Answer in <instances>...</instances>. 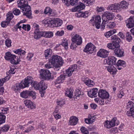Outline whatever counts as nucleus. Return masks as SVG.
Segmentation results:
<instances>
[{"label": "nucleus", "mask_w": 134, "mask_h": 134, "mask_svg": "<svg viewBox=\"0 0 134 134\" xmlns=\"http://www.w3.org/2000/svg\"><path fill=\"white\" fill-rule=\"evenodd\" d=\"M115 25V24L114 22H110L107 25V27L110 28H113L114 27Z\"/></svg>", "instance_id": "58"}, {"label": "nucleus", "mask_w": 134, "mask_h": 134, "mask_svg": "<svg viewBox=\"0 0 134 134\" xmlns=\"http://www.w3.org/2000/svg\"><path fill=\"white\" fill-rule=\"evenodd\" d=\"M78 45L75 42H72L70 46V48L71 49H74L77 47V46Z\"/></svg>", "instance_id": "64"}, {"label": "nucleus", "mask_w": 134, "mask_h": 134, "mask_svg": "<svg viewBox=\"0 0 134 134\" xmlns=\"http://www.w3.org/2000/svg\"><path fill=\"white\" fill-rule=\"evenodd\" d=\"M98 89L96 88L92 89L88 92V95L90 97L93 98L97 96Z\"/></svg>", "instance_id": "21"}, {"label": "nucleus", "mask_w": 134, "mask_h": 134, "mask_svg": "<svg viewBox=\"0 0 134 134\" xmlns=\"http://www.w3.org/2000/svg\"><path fill=\"white\" fill-rule=\"evenodd\" d=\"M78 120V119L75 116L71 117L69 119V125L71 126L75 125L77 124Z\"/></svg>", "instance_id": "16"}, {"label": "nucleus", "mask_w": 134, "mask_h": 134, "mask_svg": "<svg viewBox=\"0 0 134 134\" xmlns=\"http://www.w3.org/2000/svg\"><path fill=\"white\" fill-rule=\"evenodd\" d=\"M83 134H89V132L87 129L84 127H82L80 129Z\"/></svg>", "instance_id": "51"}, {"label": "nucleus", "mask_w": 134, "mask_h": 134, "mask_svg": "<svg viewBox=\"0 0 134 134\" xmlns=\"http://www.w3.org/2000/svg\"><path fill=\"white\" fill-rule=\"evenodd\" d=\"M40 72L41 79L47 80L51 79V73L49 71L42 69L40 70Z\"/></svg>", "instance_id": "5"}, {"label": "nucleus", "mask_w": 134, "mask_h": 134, "mask_svg": "<svg viewBox=\"0 0 134 134\" xmlns=\"http://www.w3.org/2000/svg\"><path fill=\"white\" fill-rule=\"evenodd\" d=\"M74 90L71 88L67 89L65 90V94L66 96L69 98H72L73 96Z\"/></svg>", "instance_id": "28"}, {"label": "nucleus", "mask_w": 134, "mask_h": 134, "mask_svg": "<svg viewBox=\"0 0 134 134\" xmlns=\"http://www.w3.org/2000/svg\"><path fill=\"white\" fill-rule=\"evenodd\" d=\"M104 126L107 128H110V123L109 121L107 120L105 121L104 123Z\"/></svg>", "instance_id": "63"}, {"label": "nucleus", "mask_w": 134, "mask_h": 134, "mask_svg": "<svg viewBox=\"0 0 134 134\" xmlns=\"http://www.w3.org/2000/svg\"><path fill=\"white\" fill-rule=\"evenodd\" d=\"M62 45L64 47L65 49H67L68 48V42L67 40L66 39H63L62 41Z\"/></svg>", "instance_id": "42"}, {"label": "nucleus", "mask_w": 134, "mask_h": 134, "mask_svg": "<svg viewBox=\"0 0 134 134\" xmlns=\"http://www.w3.org/2000/svg\"><path fill=\"white\" fill-rule=\"evenodd\" d=\"M64 33L63 30H61L57 31L55 34V35L57 36H63Z\"/></svg>", "instance_id": "62"}, {"label": "nucleus", "mask_w": 134, "mask_h": 134, "mask_svg": "<svg viewBox=\"0 0 134 134\" xmlns=\"http://www.w3.org/2000/svg\"><path fill=\"white\" fill-rule=\"evenodd\" d=\"M114 15L112 13L105 12L102 16L103 23L107 22L108 20H111L114 18Z\"/></svg>", "instance_id": "9"}, {"label": "nucleus", "mask_w": 134, "mask_h": 134, "mask_svg": "<svg viewBox=\"0 0 134 134\" xmlns=\"http://www.w3.org/2000/svg\"><path fill=\"white\" fill-rule=\"evenodd\" d=\"M25 105L28 108L33 109L35 108V105L33 102L29 100H27L24 101Z\"/></svg>", "instance_id": "19"}, {"label": "nucleus", "mask_w": 134, "mask_h": 134, "mask_svg": "<svg viewBox=\"0 0 134 134\" xmlns=\"http://www.w3.org/2000/svg\"><path fill=\"white\" fill-rule=\"evenodd\" d=\"M119 5L118 3L111 4L107 7V9L109 10H116L117 12H120V8L119 7Z\"/></svg>", "instance_id": "15"}, {"label": "nucleus", "mask_w": 134, "mask_h": 134, "mask_svg": "<svg viewBox=\"0 0 134 134\" xmlns=\"http://www.w3.org/2000/svg\"><path fill=\"white\" fill-rule=\"evenodd\" d=\"M119 5V7L120 8V11H122L123 9L128 8V6L129 5L128 3L125 1H123L118 4Z\"/></svg>", "instance_id": "20"}, {"label": "nucleus", "mask_w": 134, "mask_h": 134, "mask_svg": "<svg viewBox=\"0 0 134 134\" xmlns=\"http://www.w3.org/2000/svg\"><path fill=\"white\" fill-rule=\"evenodd\" d=\"M124 51L122 49L118 48H116L114 51V55L118 57H122L124 56Z\"/></svg>", "instance_id": "18"}, {"label": "nucleus", "mask_w": 134, "mask_h": 134, "mask_svg": "<svg viewBox=\"0 0 134 134\" xmlns=\"http://www.w3.org/2000/svg\"><path fill=\"white\" fill-rule=\"evenodd\" d=\"M75 96L76 97H79L82 96V92L79 89H76L75 92Z\"/></svg>", "instance_id": "52"}, {"label": "nucleus", "mask_w": 134, "mask_h": 134, "mask_svg": "<svg viewBox=\"0 0 134 134\" xmlns=\"http://www.w3.org/2000/svg\"><path fill=\"white\" fill-rule=\"evenodd\" d=\"M51 19L46 18L42 21V23L47 26L51 27Z\"/></svg>", "instance_id": "33"}, {"label": "nucleus", "mask_w": 134, "mask_h": 134, "mask_svg": "<svg viewBox=\"0 0 134 134\" xmlns=\"http://www.w3.org/2000/svg\"><path fill=\"white\" fill-rule=\"evenodd\" d=\"M109 52L106 50L101 49L98 52L97 55L100 57L105 58L108 55Z\"/></svg>", "instance_id": "11"}, {"label": "nucleus", "mask_w": 134, "mask_h": 134, "mask_svg": "<svg viewBox=\"0 0 134 134\" xmlns=\"http://www.w3.org/2000/svg\"><path fill=\"white\" fill-rule=\"evenodd\" d=\"M33 84L34 87L36 89L43 90H46L47 88V85L43 81H41L39 83L36 81H34Z\"/></svg>", "instance_id": "8"}, {"label": "nucleus", "mask_w": 134, "mask_h": 134, "mask_svg": "<svg viewBox=\"0 0 134 134\" xmlns=\"http://www.w3.org/2000/svg\"><path fill=\"white\" fill-rule=\"evenodd\" d=\"M10 23V22L7 20L3 21L1 23V25L2 27H5L7 26Z\"/></svg>", "instance_id": "53"}, {"label": "nucleus", "mask_w": 134, "mask_h": 134, "mask_svg": "<svg viewBox=\"0 0 134 134\" xmlns=\"http://www.w3.org/2000/svg\"><path fill=\"white\" fill-rule=\"evenodd\" d=\"M133 17H130L126 21L127 26L129 28H131L134 27V20Z\"/></svg>", "instance_id": "17"}, {"label": "nucleus", "mask_w": 134, "mask_h": 134, "mask_svg": "<svg viewBox=\"0 0 134 134\" xmlns=\"http://www.w3.org/2000/svg\"><path fill=\"white\" fill-rule=\"evenodd\" d=\"M83 81L87 85L90 87H91L94 86V83L93 81L89 79L88 78H84L82 79Z\"/></svg>", "instance_id": "25"}, {"label": "nucleus", "mask_w": 134, "mask_h": 134, "mask_svg": "<svg viewBox=\"0 0 134 134\" xmlns=\"http://www.w3.org/2000/svg\"><path fill=\"white\" fill-rule=\"evenodd\" d=\"M93 25L94 24L96 27L97 29L100 28V26L101 20L100 16L97 15L96 17L93 16L90 20Z\"/></svg>", "instance_id": "6"}, {"label": "nucleus", "mask_w": 134, "mask_h": 134, "mask_svg": "<svg viewBox=\"0 0 134 134\" xmlns=\"http://www.w3.org/2000/svg\"><path fill=\"white\" fill-rule=\"evenodd\" d=\"M65 77L63 75H61L58 77L54 82L55 85L60 84L62 83L65 80Z\"/></svg>", "instance_id": "29"}, {"label": "nucleus", "mask_w": 134, "mask_h": 134, "mask_svg": "<svg viewBox=\"0 0 134 134\" xmlns=\"http://www.w3.org/2000/svg\"><path fill=\"white\" fill-rule=\"evenodd\" d=\"M5 116L3 114L0 113V124L4 123L5 122Z\"/></svg>", "instance_id": "41"}, {"label": "nucleus", "mask_w": 134, "mask_h": 134, "mask_svg": "<svg viewBox=\"0 0 134 134\" xmlns=\"http://www.w3.org/2000/svg\"><path fill=\"white\" fill-rule=\"evenodd\" d=\"M109 121L111 127L116 125H118L119 123V121L117 120L116 118H113L111 120Z\"/></svg>", "instance_id": "31"}, {"label": "nucleus", "mask_w": 134, "mask_h": 134, "mask_svg": "<svg viewBox=\"0 0 134 134\" xmlns=\"http://www.w3.org/2000/svg\"><path fill=\"white\" fill-rule=\"evenodd\" d=\"M14 55L12 54L10 52H7L5 54L4 58L6 60L9 61L11 59H12L13 57H14L13 56Z\"/></svg>", "instance_id": "36"}, {"label": "nucleus", "mask_w": 134, "mask_h": 134, "mask_svg": "<svg viewBox=\"0 0 134 134\" xmlns=\"http://www.w3.org/2000/svg\"><path fill=\"white\" fill-rule=\"evenodd\" d=\"M22 28L25 31H29L30 29V25L29 24H22Z\"/></svg>", "instance_id": "50"}, {"label": "nucleus", "mask_w": 134, "mask_h": 134, "mask_svg": "<svg viewBox=\"0 0 134 134\" xmlns=\"http://www.w3.org/2000/svg\"><path fill=\"white\" fill-rule=\"evenodd\" d=\"M10 69L9 71V73L10 74H14L15 72V70L16 68L14 65H11L10 66Z\"/></svg>", "instance_id": "44"}, {"label": "nucleus", "mask_w": 134, "mask_h": 134, "mask_svg": "<svg viewBox=\"0 0 134 134\" xmlns=\"http://www.w3.org/2000/svg\"><path fill=\"white\" fill-rule=\"evenodd\" d=\"M126 114L129 116H132L134 117V107L130 109V110L127 111Z\"/></svg>", "instance_id": "40"}, {"label": "nucleus", "mask_w": 134, "mask_h": 134, "mask_svg": "<svg viewBox=\"0 0 134 134\" xmlns=\"http://www.w3.org/2000/svg\"><path fill=\"white\" fill-rule=\"evenodd\" d=\"M29 91H23L20 93V96L23 98H29Z\"/></svg>", "instance_id": "39"}, {"label": "nucleus", "mask_w": 134, "mask_h": 134, "mask_svg": "<svg viewBox=\"0 0 134 134\" xmlns=\"http://www.w3.org/2000/svg\"><path fill=\"white\" fill-rule=\"evenodd\" d=\"M5 44L8 47H9L11 46V41L10 40L8 39L5 41Z\"/></svg>", "instance_id": "56"}, {"label": "nucleus", "mask_w": 134, "mask_h": 134, "mask_svg": "<svg viewBox=\"0 0 134 134\" xmlns=\"http://www.w3.org/2000/svg\"><path fill=\"white\" fill-rule=\"evenodd\" d=\"M126 39L129 42H130L132 39V37L129 32H127L126 35Z\"/></svg>", "instance_id": "60"}, {"label": "nucleus", "mask_w": 134, "mask_h": 134, "mask_svg": "<svg viewBox=\"0 0 134 134\" xmlns=\"http://www.w3.org/2000/svg\"><path fill=\"white\" fill-rule=\"evenodd\" d=\"M14 52L15 54L21 56L24 55L26 53L25 51L21 49H17L15 51H14Z\"/></svg>", "instance_id": "34"}, {"label": "nucleus", "mask_w": 134, "mask_h": 134, "mask_svg": "<svg viewBox=\"0 0 134 134\" xmlns=\"http://www.w3.org/2000/svg\"><path fill=\"white\" fill-rule=\"evenodd\" d=\"M13 13L15 15H19L21 13L20 10L19 9L16 8H14L13 9Z\"/></svg>", "instance_id": "48"}, {"label": "nucleus", "mask_w": 134, "mask_h": 134, "mask_svg": "<svg viewBox=\"0 0 134 134\" xmlns=\"http://www.w3.org/2000/svg\"><path fill=\"white\" fill-rule=\"evenodd\" d=\"M106 68L108 71L112 75L115 74L117 71L116 68L112 65L107 67Z\"/></svg>", "instance_id": "23"}, {"label": "nucleus", "mask_w": 134, "mask_h": 134, "mask_svg": "<svg viewBox=\"0 0 134 134\" xmlns=\"http://www.w3.org/2000/svg\"><path fill=\"white\" fill-rule=\"evenodd\" d=\"M18 6L22 10L23 15L29 19L32 18L31 8L28 5L27 0H18L17 1Z\"/></svg>", "instance_id": "1"}, {"label": "nucleus", "mask_w": 134, "mask_h": 134, "mask_svg": "<svg viewBox=\"0 0 134 134\" xmlns=\"http://www.w3.org/2000/svg\"><path fill=\"white\" fill-rule=\"evenodd\" d=\"M13 56L14 57L12 58V59H11L9 61L12 64H17L19 63V62L20 61V60L19 59L16 58L17 57L15 55H14Z\"/></svg>", "instance_id": "32"}, {"label": "nucleus", "mask_w": 134, "mask_h": 134, "mask_svg": "<svg viewBox=\"0 0 134 134\" xmlns=\"http://www.w3.org/2000/svg\"><path fill=\"white\" fill-rule=\"evenodd\" d=\"M32 27L34 30V32L40 31L39 26L37 24L35 23L33 24Z\"/></svg>", "instance_id": "49"}, {"label": "nucleus", "mask_w": 134, "mask_h": 134, "mask_svg": "<svg viewBox=\"0 0 134 134\" xmlns=\"http://www.w3.org/2000/svg\"><path fill=\"white\" fill-rule=\"evenodd\" d=\"M78 0H70V4L72 6H74L77 4Z\"/></svg>", "instance_id": "59"}, {"label": "nucleus", "mask_w": 134, "mask_h": 134, "mask_svg": "<svg viewBox=\"0 0 134 134\" xmlns=\"http://www.w3.org/2000/svg\"><path fill=\"white\" fill-rule=\"evenodd\" d=\"M116 58L115 57L110 56L108 57L106 61L108 64L112 65L116 64Z\"/></svg>", "instance_id": "22"}, {"label": "nucleus", "mask_w": 134, "mask_h": 134, "mask_svg": "<svg viewBox=\"0 0 134 134\" xmlns=\"http://www.w3.org/2000/svg\"><path fill=\"white\" fill-rule=\"evenodd\" d=\"M95 102L100 105H103L104 104V100L102 98H99L97 97L94 99Z\"/></svg>", "instance_id": "37"}, {"label": "nucleus", "mask_w": 134, "mask_h": 134, "mask_svg": "<svg viewBox=\"0 0 134 134\" xmlns=\"http://www.w3.org/2000/svg\"><path fill=\"white\" fill-rule=\"evenodd\" d=\"M26 125L22 126L19 125L17 126V127L18 128H20L21 130H22L23 131L24 130V131H23V132L24 133H28L30 132L31 131V130L33 129V127L32 126H29L25 130L24 129V126H25Z\"/></svg>", "instance_id": "24"}, {"label": "nucleus", "mask_w": 134, "mask_h": 134, "mask_svg": "<svg viewBox=\"0 0 134 134\" xmlns=\"http://www.w3.org/2000/svg\"><path fill=\"white\" fill-rule=\"evenodd\" d=\"M133 103L130 101H129L127 103V108L129 109V108L131 109L133 108L134 106H133Z\"/></svg>", "instance_id": "55"}, {"label": "nucleus", "mask_w": 134, "mask_h": 134, "mask_svg": "<svg viewBox=\"0 0 134 134\" xmlns=\"http://www.w3.org/2000/svg\"><path fill=\"white\" fill-rule=\"evenodd\" d=\"M116 32V30L115 29H114L112 30H111L105 33V35L106 37L108 38L109 37L115 33Z\"/></svg>", "instance_id": "35"}, {"label": "nucleus", "mask_w": 134, "mask_h": 134, "mask_svg": "<svg viewBox=\"0 0 134 134\" xmlns=\"http://www.w3.org/2000/svg\"><path fill=\"white\" fill-rule=\"evenodd\" d=\"M28 94L29 97V96L31 97L33 99H35L36 98L35 93L34 92L29 91Z\"/></svg>", "instance_id": "54"}, {"label": "nucleus", "mask_w": 134, "mask_h": 134, "mask_svg": "<svg viewBox=\"0 0 134 134\" xmlns=\"http://www.w3.org/2000/svg\"><path fill=\"white\" fill-rule=\"evenodd\" d=\"M77 68V66L75 64L70 66L69 69L66 70V74L68 76H70L72 74L74 71L76 70Z\"/></svg>", "instance_id": "13"}, {"label": "nucleus", "mask_w": 134, "mask_h": 134, "mask_svg": "<svg viewBox=\"0 0 134 134\" xmlns=\"http://www.w3.org/2000/svg\"><path fill=\"white\" fill-rule=\"evenodd\" d=\"M42 37H43V31H39L34 32V38L37 40Z\"/></svg>", "instance_id": "30"}, {"label": "nucleus", "mask_w": 134, "mask_h": 134, "mask_svg": "<svg viewBox=\"0 0 134 134\" xmlns=\"http://www.w3.org/2000/svg\"><path fill=\"white\" fill-rule=\"evenodd\" d=\"M9 126L8 125H5L2 127L1 130L3 132H7L9 129Z\"/></svg>", "instance_id": "57"}, {"label": "nucleus", "mask_w": 134, "mask_h": 134, "mask_svg": "<svg viewBox=\"0 0 134 134\" xmlns=\"http://www.w3.org/2000/svg\"><path fill=\"white\" fill-rule=\"evenodd\" d=\"M116 64L118 66H122L123 67L125 66L126 63L125 62L122 60H119Z\"/></svg>", "instance_id": "43"}, {"label": "nucleus", "mask_w": 134, "mask_h": 134, "mask_svg": "<svg viewBox=\"0 0 134 134\" xmlns=\"http://www.w3.org/2000/svg\"><path fill=\"white\" fill-rule=\"evenodd\" d=\"M98 96L103 99H107L109 98V94L105 90L103 89L100 90L98 92Z\"/></svg>", "instance_id": "10"}, {"label": "nucleus", "mask_w": 134, "mask_h": 134, "mask_svg": "<svg viewBox=\"0 0 134 134\" xmlns=\"http://www.w3.org/2000/svg\"><path fill=\"white\" fill-rule=\"evenodd\" d=\"M33 78L31 76H28L25 78L24 81H22L20 83V86L21 88H23L25 87H28L29 85L31 84L34 87V81L32 80Z\"/></svg>", "instance_id": "4"}, {"label": "nucleus", "mask_w": 134, "mask_h": 134, "mask_svg": "<svg viewBox=\"0 0 134 134\" xmlns=\"http://www.w3.org/2000/svg\"><path fill=\"white\" fill-rule=\"evenodd\" d=\"M53 36V34L52 32L50 31H43V37L46 38H50Z\"/></svg>", "instance_id": "27"}, {"label": "nucleus", "mask_w": 134, "mask_h": 134, "mask_svg": "<svg viewBox=\"0 0 134 134\" xmlns=\"http://www.w3.org/2000/svg\"><path fill=\"white\" fill-rule=\"evenodd\" d=\"M9 76H7L4 78H3L0 79V86L3 85L4 83L8 80L10 79Z\"/></svg>", "instance_id": "38"}, {"label": "nucleus", "mask_w": 134, "mask_h": 134, "mask_svg": "<svg viewBox=\"0 0 134 134\" xmlns=\"http://www.w3.org/2000/svg\"><path fill=\"white\" fill-rule=\"evenodd\" d=\"M51 9L49 7H47L46 8L44 11V13L45 14H47L48 15L49 13L51 10Z\"/></svg>", "instance_id": "61"}, {"label": "nucleus", "mask_w": 134, "mask_h": 134, "mask_svg": "<svg viewBox=\"0 0 134 134\" xmlns=\"http://www.w3.org/2000/svg\"><path fill=\"white\" fill-rule=\"evenodd\" d=\"M83 1L86 5L93 4L94 3L95 0H83Z\"/></svg>", "instance_id": "46"}, {"label": "nucleus", "mask_w": 134, "mask_h": 134, "mask_svg": "<svg viewBox=\"0 0 134 134\" xmlns=\"http://www.w3.org/2000/svg\"><path fill=\"white\" fill-rule=\"evenodd\" d=\"M52 53V49H48L45 51L44 55L46 59H48L51 57Z\"/></svg>", "instance_id": "26"}, {"label": "nucleus", "mask_w": 134, "mask_h": 134, "mask_svg": "<svg viewBox=\"0 0 134 134\" xmlns=\"http://www.w3.org/2000/svg\"><path fill=\"white\" fill-rule=\"evenodd\" d=\"M85 8V5L81 2H80L78 5L71 9V11L74 12L77 11H80L84 9Z\"/></svg>", "instance_id": "14"}, {"label": "nucleus", "mask_w": 134, "mask_h": 134, "mask_svg": "<svg viewBox=\"0 0 134 134\" xmlns=\"http://www.w3.org/2000/svg\"><path fill=\"white\" fill-rule=\"evenodd\" d=\"M49 62L53 66L57 68L60 67L63 63L62 57L58 55H53L49 59Z\"/></svg>", "instance_id": "2"}, {"label": "nucleus", "mask_w": 134, "mask_h": 134, "mask_svg": "<svg viewBox=\"0 0 134 134\" xmlns=\"http://www.w3.org/2000/svg\"><path fill=\"white\" fill-rule=\"evenodd\" d=\"M62 21L59 19H56L55 27L60 26L62 24Z\"/></svg>", "instance_id": "47"}, {"label": "nucleus", "mask_w": 134, "mask_h": 134, "mask_svg": "<svg viewBox=\"0 0 134 134\" xmlns=\"http://www.w3.org/2000/svg\"><path fill=\"white\" fill-rule=\"evenodd\" d=\"M96 50V47L92 43H88L83 49V51L88 54H91Z\"/></svg>", "instance_id": "7"}, {"label": "nucleus", "mask_w": 134, "mask_h": 134, "mask_svg": "<svg viewBox=\"0 0 134 134\" xmlns=\"http://www.w3.org/2000/svg\"><path fill=\"white\" fill-rule=\"evenodd\" d=\"M7 19L6 20L10 22V21L13 17V15L11 12H9L7 15Z\"/></svg>", "instance_id": "45"}, {"label": "nucleus", "mask_w": 134, "mask_h": 134, "mask_svg": "<svg viewBox=\"0 0 134 134\" xmlns=\"http://www.w3.org/2000/svg\"><path fill=\"white\" fill-rule=\"evenodd\" d=\"M72 42H75L77 45H80L82 43V40L81 37L78 34L75 35L72 38Z\"/></svg>", "instance_id": "12"}, {"label": "nucleus", "mask_w": 134, "mask_h": 134, "mask_svg": "<svg viewBox=\"0 0 134 134\" xmlns=\"http://www.w3.org/2000/svg\"><path fill=\"white\" fill-rule=\"evenodd\" d=\"M111 40H113L112 42L108 43L107 47L109 49L114 50L119 47V43L120 41V39L116 35L111 36Z\"/></svg>", "instance_id": "3"}]
</instances>
